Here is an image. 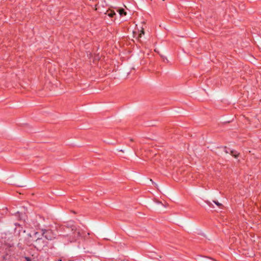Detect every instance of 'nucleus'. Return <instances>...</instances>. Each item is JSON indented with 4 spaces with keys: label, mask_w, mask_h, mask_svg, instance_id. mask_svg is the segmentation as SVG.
Segmentation results:
<instances>
[{
    "label": "nucleus",
    "mask_w": 261,
    "mask_h": 261,
    "mask_svg": "<svg viewBox=\"0 0 261 261\" xmlns=\"http://www.w3.org/2000/svg\"><path fill=\"white\" fill-rule=\"evenodd\" d=\"M26 259H27V260H28V261L30 260V259H29V258H28V257H27V258H26Z\"/></svg>",
    "instance_id": "obj_11"
},
{
    "label": "nucleus",
    "mask_w": 261,
    "mask_h": 261,
    "mask_svg": "<svg viewBox=\"0 0 261 261\" xmlns=\"http://www.w3.org/2000/svg\"><path fill=\"white\" fill-rule=\"evenodd\" d=\"M206 203H207L210 206H211V204H212V203H211L210 202H209V201H207V202H206Z\"/></svg>",
    "instance_id": "obj_10"
},
{
    "label": "nucleus",
    "mask_w": 261,
    "mask_h": 261,
    "mask_svg": "<svg viewBox=\"0 0 261 261\" xmlns=\"http://www.w3.org/2000/svg\"><path fill=\"white\" fill-rule=\"evenodd\" d=\"M115 14V12L114 11H111V12L108 14V16L110 17H113Z\"/></svg>",
    "instance_id": "obj_5"
},
{
    "label": "nucleus",
    "mask_w": 261,
    "mask_h": 261,
    "mask_svg": "<svg viewBox=\"0 0 261 261\" xmlns=\"http://www.w3.org/2000/svg\"><path fill=\"white\" fill-rule=\"evenodd\" d=\"M42 242V240L41 239H37L36 241V245L41 243Z\"/></svg>",
    "instance_id": "obj_7"
},
{
    "label": "nucleus",
    "mask_w": 261,
    "mask_h": 261,
    "mask_svg": "<svg viewBox=\"0 0 261 261\" xmlns=\"http://www.w3.org/2000/svg\"><path fill=\"white\" fill-rule=\"evenodd\" d=\"M118 12L120 14V15H122V14H124L125 15H126V12L124 11V9H120L118 10Z\"/></svg>",
    "instance_id": "obj_4"
},
{
    "label": "nucleus",
    "mask_w": 261,
    "mask_h": 261,
    "mask_svg": "<svg viewBox=\"0 0 261 261\" xmlns=\"http://www.w3.org/2000/svg\"><path fill=\"white\" fill-rule=\"evenodd\" d=\"M44 237L48 240H52L56 238V234L50 230H45L43 232Z\"/></svg>",
    "instance_id": "obj_2"
},
{
    "label": "nucleus",
    "mask_w": 261,
    "mask_h": 261,
    "mask_svg": "<svg viewBox=\"0 0 261 261\" xmlns=\"http://www.w3.org/2000/svg\"><path fill=\"white\" fill-rule=\"evenodd\" d=\"M67 227L71 228V230L72 232L73 238L74 240H76V239L81 237V232L79 229H78L75 226L72 225L70 226L68 225Z\"/></svg>",
    "instance_id": "obj_1"
},
{
    "label": "nucleus",
    "mask_w": 261,
    "mask_h": 261,
    "mask_svg": "<svg viewBox=\"0 0 261 261\" xmlns=\"http://www.w3.org/2000/svg\"><path fill=\"white\" fill-rule=\"evenodd\" d=\"M213 202L218 206H222V204L219 203L218 201H215V200H214Z\"/></svg>",
    "instance_id": "obj_8"
},
{
    "label": "nucleus",
    "mask_w": 261,
    "mask_h": 261,
    "mask_svg": "<svg viewBox=\"0 0 261 261\" xmlns=\"http://www.w3.org/2000/svg\"><path fill=\"white\" fill-rule=\"evenodd\" d=\"M224 149H225V151H225V152L226 153H229L228 150H227L226 149V147H225V148H224Z\"/></svg>",
    "instance_id": "obj_9"
},
{
    "label": "nucleus",
    "mask_w": 261,
    "mask_h": 261,
    "mask_svg": "<svg viewBox=\"0 0 261 261\" xmlns=\"http://www.w3.org/2000/svg\"><path fill=\"white\" fill-rule=\"evenodd\" d=\"M230 153L235 158H237L239 154V153H237V152L234 150H230Z\"/></svg>",
    "instance_id": "obj_3"
},
{
    "label": "nucleus",
    "mask_w": 261,
    "mask_h": 261,
    "mask_svg": "<svg viewBox=\"0 0 261 261\" xmlns=\"http://www.w3.org/2000/svg\"><path fill=\"white\" fill-rule=\"evenodd\" d=\"M59 261H62V260L61 259H59Z\"/></svg>",
    "instance_id": "obj_12"
},
{
    "label": "nucleus",
    "mask_w": 261,
    "mask_h": 261,
    "mask_svg": "<svg viewBox=\"0 0 261 261\" xmlns=\"http://www.w3.org/2000/svg\"><path fill=\"white\" fill-rule=\"evenodd\" d=\"M144 34V29L143 28H142L140 33L139 35L138 38H141L142 37V35Z\"/></svg>",
    "instance_id": "obj_6"
}]
</instances>
